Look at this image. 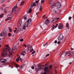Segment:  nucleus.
<instances>
[{
    "instance_id": "nucleus-1",
    "label": "nucleus",
    "mask_w": 74,
    "mask_h": 74,
    "mask_svg": "<svg viewBox=\"0 0 74 74\" xmlns=\"http://www.w3.org/2000/svg\"><path fill=\"white\" fill-rule=\"evenodd\" d=\"M11 51V49L9 47L8 45H6L5 46V49H4V51L3 52L1 55V56L2 57H5L6 56H7V53L5 52H8L9 55L8 56L11 59L12 58V54Z\"/></svg>"
},
{
    "instance_id": "nucleus-2",
    "label": "nucleus",
    "mask_w": 74,
    "mask_h": 74,
    "mask_svg": "<svg viewBox=\"0 0 74 74\" xmlns=\"http://www.w3.org/2000/svg\"><path fill=\"white\" fill-rule=\"evenodd\" d=\"M42 67H45V68L44 69V70L47 73H49V68L47 67H45L44 65L36 66L35 69L36 71H38V70H40V69H41Z\"/></svg>"
},
{
    "instance_id": "nucleus-3",
    "label": "nucleus",
    "mask_w": 74,
    "mask_h": 74,
    "mask_svg": "<svg viewBox=\"0 0 74 74\" xmlns=\"http://www.w3.org/2000/svg\"><path fill=\"white\" fill-rule=\"evenodd\" d=\"M49 5L51 6V8H53L55 7L59 8H60L61 6L60 2H57L56 4L55 5L53 1H51L49 3Z\"/></svg>"
},
{
    "instance_id": "nucleus-4",
    "label": "nucleus",
    "mask_w": 74,
    "mask_h": 74,
    "mask_svg": "<svg viewBox=\"0 0 74 74\" xmlns=\"http://www.w3.org/2000/svg\"><path fill=\"white\" fill-rule=\"evenodd\" d=\"M31 5L30 6V9L28 10V11L27 12L28 13V14H29L31 12H32V10L31 8H32L34 6H36V3L34 2V3H31Z\"/></svg>"
},
{
    "instance_id": "nucleus-5",
    "label": "nucleus",
    "mask_w": 74,
    "mask_h": 74,
    "mask_svg": "<svg viewBox=\"0 0 74 74\" xmlns=\"http://www.w3.org/2000/svg\"><path fill=\"white\" fill-rule=\"evenodd\" d=\"M31 22L32 19H31V18H29L28 20L27 21L25 22V25L26 26H27V27L28 26H30L29 23L30 22Z\"/></svg>"
},
{
    "instance_id": "nucleus-6",
    "label": "nucleus",
    "mask_w": 74,
    "mask_h": 74,
    "mask_svg": "<svg viewBox=\"0 0 74 74\" xmlns=\"http://www.w3.org/2000/svg\"><path fill=\"white\" fill-rule=\"evenodd\" d=\"M64 38V36L63 35V34H60V36L58 38V40L59 41H61Z\"/></svg>"
},
{
    "instance_id": "nucleus-7",
    "label": "nucleus",
    "mask_w": 74,
    "mask_h": 74,
    "mask_svg": "<svg viewBox=\"0 0 74 74\" xmlns=\"http://www.w3.org/2000/svg\"><path fill=\"white\" fill-rule=\"evenodd\" d=\"M54 14H58L60 13V10L58 9H56L53 11Z\"/></svg>"
},
{
    "instance_id": "nucleus-8",
    "label": "nucleus",
    "mask_w": 74,
    "mask_h": 74,
    "mask_svg": "<svg viewBox=\"0 0 74 74\" xmlns=\"http://www.w3.org/2000/svg\"><path fill=\"white\" fill-rule=\"evenodd\" d=\"M6 36H7L6 33H5L3 32H2L0 34V36L1 37H3V36L6 37Z\"/></svg>"
},
{
    "instance_id": "nucleus-9",
    "label": "nucleus",
    "mask_w": 74,
    "mask_h": 74,
    "mask_svg": "<svg viewBox=\"0 0 74 74\" xmlns=\"http://www.w3.org/2000/svg\"><path fill=\"white\" fill-rule=\"evenodd\" d=\"M63 27V24L60 23H59L58 26L59 29H62Z\"/></svg>"
},
{
    "instance_id": "nucleus-10",
    "label": "nucleus",
    "mask_w": 74,
    "mask_h": 74,
    "mask_svg": "<svg viewBox=\"0 0 74 74\" xmlns=\"http://www.w3.org/2000/svg\"><path fill=\"white\" fill-rule=\"evenodd\" d=\"M17 59H16V61L17 62H19V60H21V61H23V60L21 58H20V56L19 55H18L17 56Z\"/></svg>"
},
{
    "instance_id": "nucleus-11",
    "label": "nucleus",
    "mask_w": 74,
    "mask_h": 74,
    "mask_svg": "<svg viewBox=\"0 0 74 74\" xmlns=\"http://www.w3.org/2000/svg\"><path fill=\"white\" fill-rule=\"evenodd\" d=\"M6 59L3 58H2L0 59V61L2 63H5L6 62Z\"/></svg>"
},
{
    "instance_id": "nucleus-12",
    "label": "nucleus",
    "mask_w": 74,
    "mask_h": 74,
    "mask_svg": "<svg viewBox=\"0 0 74 74\" xmlns=\"http://www.w3.org/2000/svg\"><path fill=\"white\" fill-rule=\"evenodd\" d=\"M12 49V51L13 52H14V51H17L18 49H17V48H16V45L14 47H13Z\"/></svg>"
},
{
    "instance_id": "nucleus-13",
    "label": "nucleus",
    "mask_w": 74,
    "mask_h": 74,
    "mask_svg": "<svg viewBox=\"0 0 74 74\" xmlns=\"http://www.w3.org/2000/svg\"><path fill=\"white\" fill-rule=\"evenodd\" d=\"M50 22V21L49 20H47L45 21V25H46L47 26H48V24H49V23Z\"/></svg>"
},
{
    "instance_id": "nucleus-14",
    "label": "nucleus",
    "mask_w": 74,
    "mask_h": 74,
    "mask_svg": "<svg viewBox=\"0 0 74 74\" xmlns=\"http://www.w3.org/2000/svg\"><path fill=\"white\" fill-rule=\"evenodd\" d=\"M17 7V6L16 5H15L14 6L13 8L11 11V13H12L16 9V8Z\"/></svg>"
},
{
    "instance_id": "nucleus-15",
    "label": "nucleus",
    "mask_w": 74,
    "mask_h": 74,
    "mask_svg": "<svg viewBox=\"0 0 74 74\" xmlns=\"http://www.w3.org/2000/svg\"><path fill=\"white\" fill-rule=\"evenodd\" d=\"M20 12V10H18V11H16L14 13V14L15 15H17Z\"/></svg>"
},
{
    "instance_id": "nucleus-16",
    "label": "nucleus",
    "mask_w": 74,
    "mask_h": 74,
    "mask_svg": "<svg viewBox=\"0 0 74 74\" xmlns=\"http://www.w3.org/2000/svg\"><path fill=\"white\" fill-rule=\"evenodd\" d=\"M58 26V24H56L55 26H53V27L51 28V30H54L55 28H56Z\"/></svg>"
},
{
    "instance_id": "nucleus-17",
    "label": "nucleus",
    "mask_w": 74,
    "mask_h": 74,
    "mask_svg": "<svg viewBox=\"0 0 74 74\" xmlns=\"http://www.w3.org/2000/svg\"><path fill=\"white\" fill-rule=\"evenodd\" d=\"M21 55H23V56H25V54H26V51H23L21 53Z\"/></svg>"
},
{
    "instance_id": "nucleus-18",
    "label": "nucleus",
    "mask_w": 74,
    "mask_h": 74,
    "mask_svg": "<svg viewBox=\"0 0 74 74\" xmlns=\"http://www.w3.org/2000/svg\"><path fill=\"white\" fill-rule=\"evenodd\" d=\"M29 26L27 27V25H26V24L25 23V25L23 27V29L24 30H26V27H29Z\"/></svg>"
},
{
    "instance_id": "nucleus-19",
    "label": "nucleus",
    "mask_w": 74,
    "mask_h": 74,
    "mask_svg": "<svg viewBox=\"0 0 74 74\" xmlns=\"http://www.w3.org/2000/svg\"><path fill=\"white\" fill-rule=\"evenodd\" d=\"M11 19V17H8L7 18L5 19V21H9V20H10Z\"/></svg>"
},
{
    "instance_id": "nucleus-20",
    "label": "nucleus",
    "mask_w": 74,
    "mask_h": 74,
    "mask_svg": "<svg viewBox=\"0 0 74 74\" xmlns=\"http://www.w3.org/2000/svg\"><path fill=\"white\" fill-rule=\"evenodd\" d=\"M27 15H25L24 16H23V18L24 19H26V18H27Z\"/></svg>"
},
{
    "instance_id": "nucleus-21",
    "label": "nucleus",
    "mask_w": 74,
    "mask_h": 74,
    "mask_svg": "<svg viewBox=\"0 0 74 74\" xmlns=\"http://www.w3.org/2000/svg\"><path fill=\"white\" fill-rule=\"evenodd\" d=\"M25 64H23L21 66L20 68L21 69H23L25 67Z\"/></svg>"
},
{
    "instance_id": "nucleus-22",
    "label": "nucleus",
    "mask_w": 74,
    "mask_h": 74,
    "mask_svg": "<svg viewBox=\"0 0 74 74\" xmlns=\"http://www.w3.org/2000/svg\"><path fill=\"white\" fill-rule=\"evenodd\" d=\"M23 30V29L22 28H20L19 29V31H18V33H21V32Z\"/></svg>"
},
{
    "instance_id": "nucleus-23",
    "label": "nucleus",
    "mask_w": 74,
    "mask_h": 74,
    "mask_svg": "<svg viewBox=\"0 0 74 74\" xmlns=\"http://www.w3.org/2000/svg\"><path fill=\"white\" fill-rule=\"evenodd\" d=\"M6 0H2L0 2V4H2V3H3L4 1H5Z\"/></svg>"
},
{
    "instance_id": "nucleus-24",
    "label": "nucleus",
    "mask_w": 74,
    "mask_h": 74,
    "mask_svg": "<svg viewBox=\"0 0 74 74\" xmlns=\"http://www.w3.org/2000/svg\"><path fill=\"white\" fill-rule=\"evenodd\" d=\"M3 15H4V13L1 14L0 15V16L1 18H3Z\"/></svg>"
},
{
    "instance_id": "nucleus-25",
    "label": "nucleus",
    "mask_w": 74,
    "mask_h": 74,
    "mask_svg": "<svg viewBox=\"0 0 74 74\" xmlns=\"http://www.w3.org/2000/svg\"><path fill=\"white\" fill-rule=\"evenodd\" d=\"M8 29L9 30L10 32L11 33V32H12V29L10 28V27H8Z\"/></svg>"
},
{
    "instance_id": "nucleus-26",
    "label": "nucleus",
    "mask_w": 74,
    "mask_h": 74,
    "mask_svg": "<svg viewBox=\"0 0 74 74\" xmlns=\"http://www.w3.org/2000/svg\"><path fill=\"white\" fill-rule=\"evenodd\" d=\"M42 10V6L41 5H40V8H39V10H40V11H41Z\"/></svg>"
},
{
    "instance_id": "nucleus-27",
    "label": "nucleus",
    "mask_w": 74,
    "mask_h": 74,
    "mask_svg": "<svg viewBox=\"0 0 74 74\" xmlns=\"http://www.w3.org/2000/svg\"><path fill=\"white\" fill-rule=\"evenodd\" d=\"M69 24L68 23H67L66 24V27H69Z\"/></svg>"
},
{
    "instance_id": "nucleus-28",
    "label": "nucleus",
    "mask_w": 74,
    "mask_h": 74,
    "mask_svg": "<svg viewBox=\"0 0 74 74\" xmlns=\"http://www.w3.org/2000/svg\"><path fill=\"white\" fill-rule=\"evenodd\" d=\"M24 3H25V1H23L21 4L20 5H21H21H23V4H24Z\"/></svg>"
},
{
    "instance_id": "nucleus-29",
    "label": "nucleus",
    "mask_w": 74,
    "mask_h": 74,
    "mask_svg": "<svg viewBox=\"0 0 74 74\" xmlns=\"http://www.w3.org/2000/svg\"><path fill=\"white\" fill-rule=\"evenodd\" d=\"M70 54H71V52H68L67 53H66V55H67L68 56H70Z\"/></svg>"
},
{
    "instance_id": "nucleus-30",
    "label": "nucleus",
    "mask_w": 74,
    "mask_h": 74,
    "mask_svg": "<svg viewBox=\"0 0 74 74\" xmlns=\"http://www.w3.org/2000/svg\"><path fill=\"white\" fill-rule=\"evenodd\" d=\"M28 48H32V46L30 45H28Z\"/></svg>"
},
{
    "instance_id": "nucleus-31",
    "label": "nucleus",
    "mask_w": 74,
    "mask_h": 74,
    "mask_svg": "<svg viewBox=\"0 0 74 74\" xmlns=\"http://www.w3.org/2000/svg\"><path fill=\"white\" fill-rule=\"evenodd\" d=\"M64 56H66V55H67V53H65L63 54Z\"/></svg>"
},
{
    "instance_id": "nucleus-32",
    "label": "nucleus",
    "mask_w": 74,
    "mask_h": 74,
    "mask_svg": "<svg viewBox=\"0 0 74 74\" xmlns=\"http://www.w3.org/2000/svg\"><path fill=\"white\" fill-rule=\"evenodd\" d=\"M35 2L36 3H38L39 2V0H36Z\"/></svg>"
},
{
    "instance_id": "nucleus-33",
    "label": "nucleus",
    "mask_w": 74,
    "mask_h": 74,
    "mask_svg": "<svg viewBox=\"0 0 74 74\" xmlns=\"http://www.w3.org/2000/svg\"><path fill=\"white\" fill-rule=\"evenodd\" d=\"M48 43H45L44 45L43 46L44 47H45V46H46L47 45H48Z\"/></svg>"
},
{
    "instance_id": "nucleus-34",
    "label": "nucleus",
    "mask_w": 74,
    "mask_h": 74,
    "mask_svg": "<svg viewBox=\"0 0 74 74\" xmlns=\"http://www.w3.org/2000/svg\"><path fill=\"white\" fill-rule=\"evenodd\" d=\"M46 16V15H45L42 16V18H43L44 19H46L45 18Z\"/></svg>"
},
{
    "instance_id": "nucleus-35",
    "label": "nucleus",
    "mask_w": 74,
    "mask_h": 74,
    "mask_svg": "<svg viewBox=\"0 0 74 74\" xmlns=\"http://www.w3.org/2000/svg\"><path fill=\"white\" fill-rule=\"evenodd\" d=\"M34 51V49H32L30 51V52H32L33 51Z\"/></svg>"
},
{
    "instance_id": "nucleus-36",
    "label": "nucleus",
    "mask_w": 74,
    "mask_h": 74,
    "mask_svg": "<svg viewBox=\"0 0 74 74\" xmlns=\"http://www.w3.org/2000/svg\"><path fill=\"white\" fill-rule=\"evenodd\" d=\"M6 10L5 9H4V13H5V14H6L7 12V11H6Z\"/></svg>"
},
{
    "instance_id": "nucleus-37",
    "label": "nucleus",
    "mask_w": 74,
    "mask_h": 74,
    "mask_svg": "<svg viewBox=\"0 0 74 74\" xmlns=\"http://www.w3.org/2000/svg\"><path fill=\"white\" fill-rule=\"evenodd\" d=\"M8 36L9 37H10L11 36V34L10 33L8 34Z\"/></svg>"
},
{
    "instance_id": "nucleus-38",
    "label": "nucleus",
    "mask_w": 74,
    "mask_h": 74,
    "mask_svg": "<svg viewBox=\"0 0 74 74\" xmlns=\"http://www.w3.org/2000/svg\"><path fill=\"white\" fill-rule=\"evenodd\" d=\"M34 53H36V51H34L32 53V54L33 55V54H34Z\"/></svg>"
},
{
    "instance_id": "nucleus-39",
    "label": "nucleus",
    "mask_w": 74,
    "mask_h": 74,
    "mask_svg": "<svg viewBox=\"0 0 74 74\" xmlns=\"http://www.w3.org/2000/svg\"><path fill=\"white\" fill-rule=\"evenodd\" d=\"M16 66L17 68H18V67H19V66L18 65H17V64L16 65Z\"/></svg>"
},
{
    "instance_id": "nucleus-40",
    "label": "nucleus",
    "mask_w": 74,
    "mask_h": 74,
    "mask_svg": "<svg viewBox=\"0 0 74 74\" xmlns=\"http://www.w3.org/2000/svg\"><path fill=\"white\" fill-rule=\"evenodd\" d=\"M51 21L52 22H53V21H54V19L53 18H51Z\"/></svg>"
},
{
    "instance_id": "nucleus-41",
    "label": "nucleus",
    "mask_w": 74,
    "mask_h": 74,
    "mask_svg": "<svg viewBox=\"0 0 74 74\" xmlns=\"http://www.w3.org/2000/svg\"><path fill=\"white\" fill-rule=\"evenodd\" d=\"M23 46L25 47V48H26L27 47V45H26L25 44H24Z\"/></svg>"
},
{
    "instance_id": "nucleus-42",
    "label": "nucleus",
    "mask_w": 74,
    "mask_h": 74,
    "mask_svg": "<svg viewBox=\"0 0 74 74\" xmlns=\"http://www.w3.org/2000/svg\"><path fill=\"white\" fill-rule=\"evenodd\" d=\"M44 0H42L41 1V2L42 3H44Z\"/></svg>"
},
{
    "instance_id": "nucleus-43",
    "label": "nucleus",
    "mask_w": 74,
    "mask_h": 74,
    "mask_svg": "<svg viewBox=\"0 0 74 74\" xmlns=\"http://www.w3.org/2000/svg\"><path fill=\"white\" fill-rule=\"evenodd\" d=\"M20 41L21 42L23 41V39H21L20 40Z\"/></svg>"
},
{
    "instance_id": "nucleus-44",
    "label": "nucleus",
    "mask_w": 74,
    "mask_h": 74,
    "mask_svg": "<svg viewBox=\"0 0 74 74\" xmlns=\"http://www.w3.org/2000/svg\"><path fill=\"white\" fill-rule=\"evenodd\" d=\"M52 68V65H51L49 66V69H51Z\"/></svg>"
},
{
    "instance_id": "nucleus-45",
    "label": "nucleus",
    "mask_w": 74,
    "mask_h": 74,
    "mask_svg": "<svg viewBox=\"0 0 74 74\" xmlns=\"http://www.w3.org/2000/svg\"><path fill=\"white\" fill-rule=\"evenodd\" d=\"M31 69H32L33 70L34 69V66H32L31 67Z\"/></svg>"
},
{
    "instance_id": "nucleus-46",
    "label": "nucleus",
    "mask_w": 74,
    "mask_h": 74,
    "mask_svg": "<svg viewBox=\"0 0 74 74\" xmlns=\"http://www.w3.org/2000/svg\"><path fill=\"white\" fill-rule=\"evenodd\" d=\"M27 49H28V51H30V50H31V49H32V48H27Z\"/></svg>"
},
{
    "instance_id": "nucleus-47",
    "label": "nucleus",
    "mask_w": 74,
    "mask_h": 74,
    "mask_svg": "<svg viewBox=\"0 0 74 74\" xmlns=\"http://www.w3.org/2000/svg\"><path fill=\"white\" fill-rule=\"evenodd\" d=\"M1 11H2V10H3V7H1Z\"/></svg>"
},
{
    "instance_id": "nucleus-48",
    "label": "nucleus",
    "mask_w": 74,
    "mask_h": 74,
    "mask_svg": "<svg viewBox=\"0 0 74 74\" xmlns=\"http://www.w3.org/2000/svg\"><path fill=\"white\" fill-rule=\"evenodd\" d=\"M49 54H48L45 57H47V56H49Z\"/></svg>"
},
{
    "instance_id": "nucleus-49",
    "label": "nucleus",
    "mask_w": 74,
    "mask_h": 74,
    "mask_svg": "<svg viewBox=\"0 0 74 74\" xmlns=\"http://www.w3.org/2000/svg\"><path fill=\"white\" fill-rule=\"evenodd\" d=\"M71 19V17H69V20H70Z\"/></svg>"
},
{
    "instance_id": "nucleus-50",
    "label": "nucleus",
    "mask_w": 74,
    "mask_h": 74,
    "mask_svg": "<svg viewBox=\"0 0 74 74\" xmlns=\"http://www.w3.org/2000/svg\"><path fill=\"white\" fill-rule=\"evenodd\" d=\"M71 53V54H72L73 55V56H74V52H73L72 53Z\"/></svg>"
},
{
    "instance_id": "nucleus-51",
    "label": "nucleus",
    "mask_w": 74,
    "mask_h": 74,
    "mask_svg": "<svg viewBox=\"0 0 74 74\" xmlns=\"http://www.w3.org/2000/svg\"><path fill=\"white\" fill-rule=\"evenodd\" d=\"M9 8V7H6L5 9V10H7V8Z\"/></svg>"
},
{
    "instance_id": "nucleus-52",
    "label": "nucleus",
    "mask_w": 74,
    "mask_h": 74,
    "mask_svg": "<svg viewBox=\"0 0 74 74\" xmlns=\"http://www.w3.org/2000/svg\"><path fill=\"white\" fill-rule=\"evenodd\" d=\"M58 44H60V41H58L57 42Z\"/></svg>"
},
{
    "instance_id": "nucleus-53",
    "label": "nucleus",
    "mask_w": 74,
    "mask_h": 74,
    "mask_svg": "<svg viewBox=\"0 0 74 74\" xmlns=\"http://www.w3.org/2000/svg\"><path fill=\"white\" fill-rule=\"evenodd\" d=\"M55 72L56 74H57L58 72H57V71H56V70H55Z\"/></svg>"
},
{
    "instance_id": "nucleus-54",
    "label": "nucleus",
    "mask_w": 74,
    "mask_h": 74,
    "mask_svg": "<svg viewBox=\"0 0 74 74\" xmlns=\"http://www.w3.org/2000/svg\"><path fill=\"white\" fill-rule=\"evenodd\" d=\"M54 43H55V44L57 43V40H55L54 42Z\"/></svg>"
},
{
    "instance_id": "nucleus-55",
    "label": "nucleus",
    "mask_w": 74,
    "mask_h": 74,
    "mask_svg": "<svg viewBox=\"0 0 74 74\" xmlns=\"http://www.w3.org/2000/svg\"><path fill=\"white\" fill-rule=\"evenodd\" d=\"M16 30H15L14 31V33H15V32H16Z\"/></svg>"
},
{
    "instance_id": "nucleus-56",
    "label": "nucleus",
    "mask_w": 74,
    "mask_h": 74,
    "mask_svg": "<svg viewBox=\"0 0 74 74\" xmlns=\"http://www.w3.org/2000/svg\"><path fill=\"white\" fill-rule=\"evenodd\" d=\"M43 74H47V73L45 72Z\"/></svg>"
},
{
    "instance_id": "nucleus-57",
    "label": "nucleus",
    "mask_w": 74,
    "mask_h": 74,
    "mask_svg": "<svg viewBox=\"0 0 74 74\" xmlns=\"http://www.w3.org/2000/svg\"><path fill=\"white\" fill-rule=\"evenodd\" d=\"M3 5V7H5V4H4L3 5Z\"/></svg>"
},
{
    "instance_id": "nucleus-58",
    "label": "nucleus",
    "mask_w": 74,
    "mask_h": 74,
    "mask_svg": "<svg viewBox=\"0 0 74 74\" xmlns=\"http://www.w3.org/2000/svg\"><path fill=\"white\" fill-rule=\"evenodd\" d=\"M73 48H72V47H71V50H73Z\"/></svg>"
},
{
    "instance_id": "nucleus-59",
    "label": "nucleus",
    "mask_w": 74,
    "mask_h": 74,
    "mask_svg": "<svg viewBox=\"0 0 74 74\" xmlns=\"http://www.w3.org/2000/svg\"><path fill=\"white\" fill-rule=\"evenodd\" d=\"M56 19H57V20H58V19H59V18H57Z\"/></svg>"
},
{
    "instance_id": "nucleus-60",
    "label": "nucleus",
    "mask_w": 74,
    "mask_h": 74,
    "mask_svg": "<svg viewBox=\"0 0 74 74\" xmlns=\"http://www.w3.org/2000/svg\"><path fill=\"white\" fill-rule=\"evenodd\" d=\"M14 35H12V37H14Z\"/></svg>"
},
{
    "instance_id": "nucleus-61",
    "label": "nucleus",
    "mask_w": 74,
    "mask_h": 74,
    "mask_svg": "<svg viewBox=\"0 0 74 74\" xmlns=\"http://www.w3.org/2000/svg\"><path fill=\"white\" fill-rule=\"evenodd\" d=\"M15 29H16V30H17V28L15 27Z\"/></svg>"
},
{
    "instance_id": "nucleus-62",
    "label": "nucleus",
    "mask_w": 74,
    "mask_h": 74,
    "mask_svg": "<svg viewBox=\"0 0 74 74\" xmlns=\"http://www.w3.org/2000/svg\"><path fill=\"white\" fill-rule=\"evenodd\" d=\"M69 64H71V62H70Z\"/></svg>"
},
{
    "instance_id": "nucleus-63",
    "label": "nucleus",
    "mask_w": 74,
    "mask_h": 74,
    "mask_svg": "<svg viewBox=\"0 0 74 74\" xmlns=\"http://www.w3.org/2000/svg\"><path fill=\"white\" fill-rule=\"evenodd\" d=\"M69 28H70V27H68V29H69Z\"/></svg>"
},
{
    "instance_id": "nucleus-64",
    "label": "nucleus",
    "mask_w": 74,
    "mask_h": 74,
    "mask_svg": "<svg viewBox=\"0 0 74 74\" xmlns=\"http://www.w3.org/2000/svg\"><path fill=\"white\" fill-rule=\"evenodd\" d=\"M53 51H55V50H53Z\"/></svg>"
}]
</instances>
